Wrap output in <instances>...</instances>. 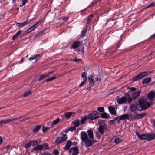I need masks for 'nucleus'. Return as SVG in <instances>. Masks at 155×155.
I'll use <instances>...</instances> for the list:
<instances>
[{
	"mask_svg": "<svg viewBox=\"0 0 155 155\" xmlns=\"http://www.w3.org/2000/svg\"><path fill=\"white\" fill-rule=\"evenodd\" d=\"M136 134L138 138L141 140H147L148 141H150L155 139V133H147L141 135L138 132H137Z\"/></svg>",
	"mask_w": 155,
	"mask_h": 155,
	"instance_id": "f257e3e1",
	"label": "nucleus"
},
{
	"mask_svg": "<svg viewBox=\"0 0 155 155\" xmlns=\"http://www.w3.org/2000/svg\"><path fill=\"white\" fill-rule=\"evenodd\" d=\"M138 103L140 107L141 108L139 111L145 110L150 107L152 103L149 102L143 99L138 101Z\"/></svg>",
	"mask_w": 155,
	"mask_h": 155,
	"instance_id": "f03ea898",
	"label": "nucleus"
},
{
	"mask_svg": "<svg viewBox=\"0 0 155 155\" xmlns=\"http://www.w3.org/2000/svg\"><path fill=\"white\" fill-rule=\"evenodd\" d=\"M150 73V72L149 71L141 72L133 78L132 79V81L134 82L139 80L142 79L143 78L147 76Z\"/></svg>",
	"mask_w": 155,
	"mask_h": 155,
	"instance_id": "7ed1b4c3",
	"label": "nucleus"
},
{
	"mask_svg": "<svg viewBox=\"0 0 155 155\" xmlns=\"http://www.w3.org/2000/svg\"><path fill=\"white\" fill-rule=\"evenodd\" d=\"M122 43V38H120L117 41L115 46H114V48L115 49L114 50H112L111 49L108 52V54H110L111 55H113V53L115 52L116 50L120 47Z\"/></svg>",
	"mask_w": 155,
	"mask_h": 155,
	"instance_id": "20e7f679",
	"label": "nucleus"
},
{
	"mask_svg": "<svg viewBox=\"0 0 155 155\" xmlns=\"http://www.w3.org/2000/svg\"><path fill=\"white\" fill-rule=\"evenodd\" d=\"M107 129V126L105 123H104L103 125H99V127L97 128L98 132L101 134H103Z\"/></svg>",
	"mask_w": 155,
	"mask_h": 155,
	"instance_id": "39448f33",
	"label": "nucleus"
},
{
	"mask_svg": "<svg viewBox=\"0 0 155 155\" xmlns=\"http://www.w3.org/2000/svg\"><path fill=\"white\" fill-rule=\"evenodd\" d=\"M119 96H117L116 97L117 103L119 104H122L124 103H126L127 101V99L125 96L122 97L121 98L118 99L119 98Z\"/></svg>",
	"mask_w": 155,
	"mask_h": 155,
	"instance_id": "423d86ee",
	"label": "nucleus"
},
{
	"mask_svg": "<svg viewBox=\"0 0 155 155\" xmlns=\"http://www.w3.org/2000/svg\"><path fill=\"white\" fill-rule=\"evenodd\" d=\"M54 72V71L45 74H42L38 75L37 76L36 78H38L37 81H39L43 79V78L49 76L50 74Z\"/></svg>",
	"mask_w": 155,
	"mask_h": 155,
	"instance_id": "0eeeda50",
	"label": "nucleus"
},
{
	"mask_svg": "<svg viewBox=\"0 0 155 155\" xmlns=\"http://www.w3.org/2000/svg\"><path fill=\"white\" fill-rule=\"evenodd\" d=\"M119 117H120V119L118 120V123H119L120 120H124L126 119H128V120L129 119V114H124L119 116Z\"/></svg>",
	"mask_w": 155,
	"mask_h": 155,
	"instance_id": "6e6552de",
	"label": "nucleus"
},
{
	"mask_svg": "<svg viewBox=\"0 0 155 155\" xmlns=\"http://www.w3.org/2000/svg\"><path fill=\"white\" fill-rule=\"evenodd\" d=\"M43 145H37L35 147H34L31 149V151H33L35 150L37 151V152L38 153V150H41L43 149Z\"/></svg>",
	"mask_w": 155,
	"mask_h": 155,
	"instance_id": "1a4fd4ad",
	"label": "nucleus"
},
{
	"mask_svg": "<svg viewBox=\"0 0 155 155\" xmlns=\"http://www.w3.org/2000/svg\"><path fill=\"white\" fill-rule=\"evenodd\" d=\"M81 138L82 139V141L84 142L88 139V137L86 132L84 131H82L81 133Z\"/></svg>",
	"mask_w": 155,
	"mask_h": 155,
	"instance_id": "9d476101",
	"label": "nucleus"
},
{
	"mask_svg": "<svg viewBox=\"0 0 155 155\" xmlns=\"http://www.w3.org/2000/svg\"><path fill=\"white\" fill-rule=\"evenodd\" d=\"M93 140H91L88 139L86 141H85L84 142V144L85 146L88 147L91 146L93 145Z\"/></svg>",
	"mask_w": 155,
	"mask_h": 155,
	"instance_id": "9b49d317",
	"label": "nucleus"
},
{
	"mask_svg": "<svg viewBox=\"0 0 155 155\" xmlns=\"http://www.w3.org/2000/svg\"><path fill=\"white\" fill-rule=\"evenodd\" d=\"M98 114L97 111L96 110L93 111L91 113L87 115V118L91 119L93 117H94Z\"/></svg>",
	"mask_w": 155,
	"mask_h": 155,
	"instance_id": "f8f14e48",
	"label": "nucleus"
},
{
	"mask_svg": "<svg viewBox=\"0 0 155 155\" xmlns=\"http://www.w3.org/2000/svg\"><path fill=\"white\" fill-rule=\"evenodd\" d=\"M30 22V20H27L26 21L22 22L21 23H17L16 24V25L18 27H23L25 25H27Z\"/></svg>",
	"mask_w": 155,
	"mask_h": 155,
	"instance_id": "ddd939ff",
	"label": "nucleus"
},
{
	"mask_svg": "<svg viewBox=\"0 0 155 155\" xmlns=\"http://www.w3.org/2000/svg\"><path fill=\"white\" fill-rule=\"evenodd\" d=\"M40 57L41 54H37L35 55H34V56L32 57L29 58V60L30 61H31L32 60L36 59L35 61L37 62L38 61V58H40Z\"/></svg>",
	"mask_w": 155,
	"mask_h": 155,
	"instance_id": "4468645a",
	"label": "nucleus"
},
{
	"mask_svg": "<svg viewBox=\"0 0 155 155\" xmlns=\"http://www.w3.org/2000/svg\"><path fill=\"white\" fill-rule=\"evenodd\" d=\"M71 143L72 142L70 140H68L65 146L64 147V149L65 151H67L69 150L70 147Z\"/></svg>",
	"mask_w": 155,
	"mask_h": 155,
	"instance_id": "2eb2a0df",
	"label": "nucleus"
},
{
	"mask_svg": "<svg viewBox=\"0 0 155 155\" xmlns=\"http://www.w3.org/2000/svg\"><path fill=\"white\" fill-rule=\"evenodd\" d=\"M109 112L112 115H115L116 112L115 110V108L112 106L109 107L108 108Z\"/></svg>",
	"mask_w": 155,
	"mask_h": 155,
	"instance_id": "dca6fc26",
	"label": "nucleus"
},
{
	"mask_svg": "<svg viewBox=\"0 0 155 155\" xmlns=\"http://www.w3.org/2000/svg\"><path fill=\"white\" fill-rule=\"evenodd\" d=\"M137 107L134 104H132L130 105V111L131 112L134 113L136 110H137Z\"/></svg>",
	"mask_w": 155,
	"mask_h": 155,
	"instance_id": "f3484780",
	"label": "nucleus"
},
{
	"mask_svg": "<svg viewBox=\"0 0 155 155\" xmlns=\"http://www.w3.org/2000/svg\"><path fill=\"white\" fill-rule=\"evenodd\" d=\"M94 17V15L93 14H91L90 16L88 17L87 19L86 23V27H87L89 25V23L93 19V18Z\"/></svg>",
	"mask_w": 155,
	"mask_h": 155,
	"instance_id": "a211bd4d",
	"label": "nucleus"
},
{
	"mask_svg": "<svg viewBox=\"0 0 155 155\" xmlns=\"http://www.w3.org/2000/svg\"><path fill=\"white\" fill-rule=\"evenodd\" d=\"M81 44L80 41H75L72 45L71 47L73 49H75L78 48Z\"/></svg>",
	"mask_w": 155,
	"mask_h": 155,
	"instance_id": "6ab92c4d",
	"label": "nucleus"
},
{
	"mask_svg": "<svg viewBox=\"0 0 155 155\" xmlns=\"http://www.w3.org/2000/svg\"><path fill=\"white\" fill-rule=\"evenodd\" d=\"M87 133L89 139L93 140L94 138V134L93 131L91 130H87Z\"/></svg>",
	"mask_w": 155,
	"mask_h": 155,
	"instance_id": "aec40b11",
	"label": "nucleus"
},
{
	"mask_svg": "<svg viewBox=\"0 0 155 155\" xmlns=\"http://www.w3.org/2000/svg\"><path fill=\"white\" fill-rule=\"evenodd\" d=\"M73 152L72 153V155H77L79 153V148L77 146L73 147Z\"/></svg>",
	"mask_w": 155,
	"mask_h": 155,
	"instance_id": "412c9836",
	"label": "nucleus"
},
{
	"mask_svg": "<svg viewBox=\"0 0 155 155\" xmlns=\"http://www.w3.org/2000/svg\"><path fill=\"white\" fill-rule=\"evenodd\" d=\"M152 78L151 77H149L144 79L142 81L143 84H148L151 81Z\"/></svg>",
	"mask_w": 155,
	"mask_h": 155,
	"instance_id": "4be33fe9",
	"label": "nucleus"
},
{
	"mask_svg": "<svg viewBox=\"0 0 155 155\" xmlns=\"http://www.w3.org/2000/svg\"><path fill=\"white\" fill-rule=\"evenodd\" d=\"M141 91H139L133 93L132 94V97L134 99H136L139 95Z\"/></svg>",
	"mask_w": 155,
	"mask_h": 155,
	"instance_id": "5701e85b",
	"label": "nucleus"
},
{
	"mask_svg": "<svg viewBox=\"0 0 155 155\" xmlns=\"http://www.w3.org/2000/svg\"><path fill=\"white\" fill-rule=\"evenodd\" d=\"M146 114V113H143L140 114H136V120L140 119H142L144 116Z\"/></svg>",
	"mask_w": 155,
	"mask_h": 155,
	"instance_id": "b1692460",
	"label": "nucleus"
},
{
	"mask_svg": "<svg viewBox=\"0 0 155 155\" xmlns=\"http://www.w3.org/2000/svg\"><path fill=\"white\" fill-rule=\"evenodd\" d=\"M41 126L38 125L35 126L33 128V131L34 133H36L39 131L41 129Z\"/></svg>",
	"mask_w": 155,
	"mask_h": 155,
	"instance_id": "393cba45",
	"label": "nucleus"
},
{
	"mask_svg": "<svg viewBox=\"0 0 155 155\" xmlns=\"http://www.w3.org/2000/svg\"><path fill=\"white\" fill-rule=\"evenodd\" d=\"M110 114L105 112H103L101 114V118L105 119H107L109 117Z\"/></svg>",
	"mask_w": 155,
	"mask_h": 155,
	"instance_id": "a878e982",
	"label": "nucleus"
},
{
	"mask_svg": "<svg viewBox=\"0 0 155 155\" xmlns=\"http://www.w3.org/2000/svg\"><path fill=\"white\" fill-rule=\"evenodd\" d=\"M41 22L42 20H40L32 26L31 27V28H32V29L33 30H35L40 25V24L41 23Z\"/></svg>",
	"mask_w": 155,
	"mask_h": 155,
	"instance_id": "bb28decb",
	"label": "nucleus"
},
{
	"mask_svg": "<svg viewBox=\"0 0 155 155\" xmlns=\"http://www.w3.org/2000/svg\"><path fill=\"white\" fill-rule=\"evenodd\" d=\"M72 124L74 125V126L76 127L79 126L81 124L80 120L78 119H76L75 120L73 121L72 122Z\"/></svg>",
	"mask_w": 155,
	"mask_h": 155,
	"instance_id": "cd10ccee",
	"label": "nucleus"
},
{
	"mask_svg": "<svg viewBox=\"0 0 155 155\" xmlns=\"http://www.w3.org/2000/svg\"><path fill=\"white\" fill-rule=\"evenodd\" d=\"M74 112H68L65 114V117L67 119H69L71 116L72 114H75Z\"/></svg>",
	"mask_w": 155,
	"mask_h": 155,
	"instance_id": "c85d7f7f",
	"label": "nucleus"
},
{
	"mask_svg": "<svg viewBox=\"0 0 155 155\" xmlns=\"http://www.w3.org/2000/svg\"><path fill=\"white\" fill-rule=\"evenodd\" d=\"M21 30L18 31L17 33L13 36L12 38V40H15L21 34Z\"/></svg>",
	"mask_w": 155,
	"mask_h": 155,
	"instance_id": "c756f323",
	"label": "nucleus"
},
{
	"mask_svg": "<svg viewBox=\"0 0 155 155\" xmlns=\"http://www.w3.org/2000/svg\"><path fill=\"white\" fill-rule=\"evenodd\" d=\"M148 96L150 99H153L155 97V92H151L148 94Z\"/></svg>",
	"mask_w": 155,
	"mask_h": 155,
	"instance_id": "7c9ffc66",
	"label": "nucleus"
},
{
	"mask_svg": "<svg viewBox=\"0 0 155 155\" xmlns=\"http://www.w3.org/2000/svg\"><path fill=\"white\" fill-rule=\"evenodd\" d=\"M129 119H128L130 121H132L133 120H136V114L134 115V114H132L131 113H130L129 114Z\"/></svg>",
	"mask_w": 155,
	"mask_h": 155,
	"instance_id": "2f4dec72",
	"label": "nucleus"
},
{
	"mask_svg": "<svg viewBox=\"0 0 155 155\" xmlns=\"http://www.w3.org/2000/svg\"><path fill=\"white\" fill-rule=\"evenodd\" d=\"M87 28H84L81 31V35L79 38V39L80 38H84L83 36L84 35L86 34L87 31Z\"/></svg>",
	"mask_w": 155,
	"mask_h": 155,
	"instance_id": "473e14b6",
	"label": "nucleus"
},
{
	"mask_svg": "<svg viewBox=\"0 0 155 155\" xmlns=\"http://www.w3.org/2000/svg\"><path fill=\"white\" fill-rule=\"evenodd\" d=\"M60 120V119L59 118H57L55 120L53 121L52 124L51 126V127H53L54 125H56L58 123Z\"/></svg>",
	"mask_w": 155,
	"mask_h": 155,
	"instance_id": "72a5a7b5",
	"label": "nucleus"
},
{
	"mask_svg": "<svg viewBox=\"0 0 155 155\" xmlns=\"http://www.w3.org/2000/svg\"><path fill=\"white\" fill-rule=\"evenodd\" d=\"M63 141L61 139V137H58L55 141V142L56 143V145H58L59 143H62Z\"/></svg>",
	"mask_w": 155,
	"mask_h": 155,
	"instance_id": "f704fd0d",
	"label": "nucleus"
},
{
	"mask_svg": "<svg viewBox=\"0 0 155 155\" xmlns=\"http://www.w3.org/2000/svg\"><path fill=\"white\" fill-rule=\"evenodd\" d=\"M87 119V116H85L84 117H81V120L80 121V124H83Z\"/></svg>",
	"mask_w": 155,
	"mask_h": 155,
	"instance_id": "c9c22d12",
	"label": "nucleus"
},
{
	"mask_svg": "<svg viewBox=\"0 0 155 155\" xmlns=\"http://www.w3.org/2000/svg\"><path fill=\"white\" fill-rule=\"evenodd\" d=\"M31 93V92L29 91H26L23 94V97H25L28 95H30Z\"/></svg>",
	"mask_w": 155,
	"mask_h": 155,
	"instance_id": "e433bc0d",
	"label": "nucleus"
},
{
	"mask_svg": "<svg viewBox=\"0 0 155 155\" xmlns=\"http://www.w3.org/2000/svg\"><path fill=\"white\" fill-rule=\"evenodd\" d=\"M61 137V139L63 141H66L68 138L67 135L64 134H63L62 137Z\"/></svg>",
	"mask_w": 155,
	"mask_h": 155,
	"instance_id": "4c0bfd02",
	"label": "nucleus"
},
{
	"mask_svg": "<svg viewBox=\"0 0 155 155\" xmlns=\"http://www.w3.org/2000/svg\"><path fill=\"white\" fill-rule=\"evenodd\" d=\"M81 77L83 78L84 80L87 81V74L85 72H83L82 73Z\"/></svg>",
	"mask_w": 155,
	"mask_h": 155,
	"instance_id": "58836bf2",
	"label": "nucleus"
},
{
	"mask_svg": "<svg viewBox=\"0 0 155 155\" xmlns=\"http://www.w3.org/2000/svg\"><path fill=\"white\" fill-rule=\"evenodd\" d=\"M88 80L90 81V83H93L94 82V78L93 76L92 75H90L88 77Z\"/></svg>",
	"mask_w": 155,
	"mask_h": 155,
	"instance_id": "ea45409f",
	"label": "nucleus"
},
{
	"mask_svg": "<svg viewBox=\"0 0 155 155\" xmlns=\"http://www.w3.org/2000/svg\"><path fill=\"white\" fill-rule=\"evenodd\" d=\"M9 119H5L4 120H2L0 121V125H1L2 124L8 123L9 122Z\"/></svg>",
	"mask_w": 155,
	"mask_h": 155,
	"instance_id": "a19ab883",
	"label": "nucleus"
},
{
	"mask_svg": "<svg viewBox=\"0 0 155 155\" xmlns=\"http://www.w3.org/2000/svg\"><path fill=\"white\" fill-rule=\"evenodd\" d=\"M121 141V140L119 137L116 138L114 139V142L116 144H118L120 143Z\"/></svg>",
	"mask_w": 155,
	"mask_h": 155,
	"instance_id": "79ce46f5",
	"label": "nucleus"
},
{
	"mask_svg": "<svg viewBox=\"0 0 155 155\" xmlns=\"http://www.w3.org/2000/svg\"><path fill=\"white\" fill-rule=\"evenodd\" d=\"M51 127H46L45 126H43L42 128V130L44 133L46 132V131L51 128Z\"/></svg>",
	"mask_w": 155,
	"mask_h": 155,
	"instance_id": "37998d69",
	"label": "nucleus"
},
{
	"mask_svg": "<svg viewBox=\"0 0 155 155\" xmlns=\"http://www.w3.org/2000/svg\"><path fill=\"white\" fill-rule=\"evenodd\" d=\"M31 145V142L30 141L28 142L25 145V147L26 149H27L30 147Z\"/></svg>",
	"mask_w": 155,
	"mask_h": 155,
	"instance_id": "c03bdc74",
	"label": "nucleus"
},
{
	"mask_svg": "<svg viewBox=\"0 0 155 155\" xmlns=\"http://www.w3.org/2000/svg\"><path fill=\"white\" fill-rule=\"evenodd\" d=\"M56 77H51V78H48L47 79H46L45 81H46V82H49L51 81H52V80H54V79H56Z\"/></svg>",
	"mask_w": 155,
	"mask_h": 155,
	"instance_id": "a18cd8bd",
	"label": "nucleus"
},
{
	"mask_svg": "<svg viewBox=\"0 0 155 155\" xmlns=\"http://www.w3.org/2000/svg\"><path fill=\"white\" fill-rule=\"evenodd\" d=\"M97 110L101 112H103L104 111V109L103 107H99L97 108Z\"/></svg>",
	"mask_w": 155,
	"mask_h": 155,
	"instance_id": "49530a36",
	"label": "nucleus"
},
{
	"mask_svg": "<svg viewBox=\"0 0 155 155\" xmlns=\"http://www.w3.org/2000/svg\"><path fill=\"white\" fill-rule=\"evenodd\" d=\"M126 95L128 97H129L128 99H127V101L129 102L130 103L132 100V98L130 97V95L127 93L126 94Z\"/></svg>",
	"mask_w": 155,
	"mask_h": 155,
	"instance_id": "de8ad7c7",
	"label": "nucleus"
},
{
	"mask_svg": "<svg viewBox=\"0 0 155 155\" xmlns=\"http://www.w3.org/2000/svg\"><path fill=\"white\" fill-rule=\"evenodd\" d=\"M95 134H96V137L99 139L101 138V135L103 134H100V133H99V132H96L95 133Z\"/></svg>",
	"mask_w": 155,
	"mask_h": 155,
	"instance_id": "09e8293b",
	"label": "nucleus"
},
{
	"mask_svg": "<svg viewBox=\"0 0 155 155\" xmlns=\"http://www.w3.org/2000/svg\"><path fill=\"white\" fill-rule=\"evenodd\" d=\"M30 142H31V145L32 146H35V145L37 144L38 143V142L36 140L31 141Z\"/></svg>",
	"mask_w": 155,
	"mask_h": 155,
	"instance_id": "8fccbe9b",
	"label": "nucleus"
},
{
	"mask_svg": "<svg viewBox=\"0 0 155 155\" xmlns=\"http://www.w3.org/2000/svg\"><path fill=\"white\" fill-rule=\"evenodd\" d=\"M76 129L75 127H72L68 128V130L71 132H73Z\"/></svg>",
	"mask_w": 155,
	"mask_h": 155,
	"instance_id": "3c124183",
	"label": "nucleus"
},
{
	"mask_svg": "<svg viewBox=\"0 0 155 155\" xmlns=\"http://www.w3.org/2000/svg\"><path fill=\"white\" fill-rule=\"evenodd\" d=\"M104 123L105 122V121L103 120L99 119L98 120V124L100 125H103Z\"/></svg>",
	"mask_w": 155,
	"mask_h": 155,
	"instance_id": "603ef678",
	"label": "nucleus"
},
{
	"mask_svg": "<svg viewBox=\"0 0 155 155\" xmlns=\"http://www.w3.org/2000/svg\"><path fill=\"white\" fill-rule=\"evenodd\" d=\"M27 1V0H22L21 3L20 5V6L22 7L25 5Z\"/></svg>",
	"mask_w": 155,
	"mask_h": 155,
	"instance_id": "864d4df0",
	"label": "nucleus"
},
{
	"mask_svg": "<svg viewBox=\"0 0 155 155\" xmlns=\"http://www.w3.org/2000/svg\"><path fill=\"white\" fill-rule=\"evenodd\" d=\"M96 81H98L99 82H101V78H96L94 80V82H93V84H94Z\"/></svg>",
	"mask_w": 155,
	"mask_h": 155,
	"instance_id": "5fc2aeb1",
	"label": "nucleus"
},
{
	"mask_svg": "<svg viewBox=\"0 0 155 155\" xmlns=\"http://www.w3.org/2000/svg\"><path fill=\"white\" fill-rule=\"evenodd\" d=\"M84 39V41H80V43L81 44L84 45V44H86L88 40L86 38Z\"/></svg>",
	"mask_w": 155,
	"mask_h": 155,
	"instance_id": "6e6d98bb",
	"label": "nucleus"
},
{
	"mask_svg": "<svg viewBox=\"0 0 155 155\" xmlns=\"http://www.w3.org/2000/svg\"><path fill=\"white\" fill-rule=\"evenodd\" d=\"M155 39V33L152 35L147 40V41H149L150 39Z\"/></svg>",
	"mask_w": 155,
	"mask_h": 155,
	"instance_id": "4d7b16f0",
	"label": "nucleus"
},
{
	"mask_svg": "<svg viewBox=\"0 0 155 155\" xmlns=\"http://www.w3.org/2000/svg\"><path fill=\"white\" fill-rule=\"evenodd\" d=\"M61 19H62L64 21L68 20L69 18V16H64L62 17L61 18Z\"/></svg>",
	"mask_w": 155,
	"mask_h": 155,
	"instance_id": "13d9d810",
	"label": "nucleus"
},
{
	"mask_svg": "<svg viewBox=\"0 0 155 155\" xmlns=\"http://www.w3.org/2000/svg\"><path fill=\"white\" fill-rule=\"evenodd\" d=\"M127 89H129L130 91H135L136 90V89L134 87H127Z\"/></svg>",
	"mask_w": 155,
	"mask_h": 155,
	"instance_id": "bf43d9fd",
	"label": "nucleus"
},
{
	"mask_svg": "<svg viewBox=\"0 0 155 155\" xmlns=\"http://www.w3.org/2000/svg\"><path fill=\"white\" fill-rule=\"evenodd\" d=\"M81 60V59H77L76 57H75V58L74 59H71V61H75L76 62H78L80 61Z\"/></svg>",
	"mask_w": 155,
	"mask_h": 155,
	"instance_id": "052dcab7",
	"label": "nucleus"
},
{
	"mask_svg": "<svg viewBox=\"0 0 155 155\" xmlns=\"http://www.w3.org/2000/svg\"><path fill=\"white\" fill-rule=\"evenodd\" d=\"M86 81L83 80V81L81 82V83L79 84V87H81L82 86L85 84L86 82Z\"/></svg>",
	"mask_w": 155,
	"mask_h": 155,
	"instance_id": "680f3d73",
	"label": "nucleus"
},
{
	"mask_svg": "<svg viewBox=\"0 0 155 155\" xmlns=\"http://www.w3.org/2000/svg\"><path fill=\"white\" fill-rule=\"evenodd\" d=\"M53 153L54 155H58L59 153V152L57 149H55Z\"/></svg>",
	"mask_w": 155,
	"mask_h": 155,
	"instance_id": "e2e57ef3",
	"label": "nucleus"
},
{
	"mask_svg": "<svg viewBox=\"0 0 155 155\" xmlns=\"http://www.w3.org/2000/svg\"><path fill=\"white\" fill-rule=\"evenodd\" d=\"M33 30L32 29V28H31V27L30 28H29L26 31V33H28L29 32H30L32 31Z\"/></svg>",
	"mask_w": 155,
	"mask_h": 155,
	"instance_id": "0e129e2a",
	"label": "nucleus"
},
{
	"mask_svg": "<svg viewBox=\"0 0 155 155\" xmlns=\"http://www.w3.org/2000/svg\"><path fill=\"white\" fill-rule=\"evenodd\" d=\"M101 1V0H94L93 2H92L91 4V5H92L94 4H95L97 3V2L99 1Z\"/></svg>",
	"mask_w": 155,
	"mask_h": 155,
	"instance_id": "69168bd1",
	"label": "nucleus"
},
{
	"mask_svg": "<svg viewBox=\"0 0 155 155\" xmlns=\"http://www.w3.org/2000/svg\"><path fill=\"white\" fill-rule=\"evenodd\" d=\"M155 6V4L154 3L152 2L149 5H148V7L150 8L151 7H154Z\"/></svg>",
	"mask_w": 155,
	"mask_h": 155,
	"instance_id": "338daca9",
	"label": "nucleus"
},
{
	"mask_svg": "<svg viewBox=\"0 0 155 155\" xmlns=\"http://www.w3.org/2000/svg\"><path fill=\"white\" fill-rule=\"evenodd\" d=\"M43 145V148H45V150H47L49 147L48 145L47 144H46L44 145Z\"/></svg>",
	"mask_w": 155,
	"mask_h": 155,
	"instance_id": "774afa93",
	"label": "nucleus"
}]
</instances>
